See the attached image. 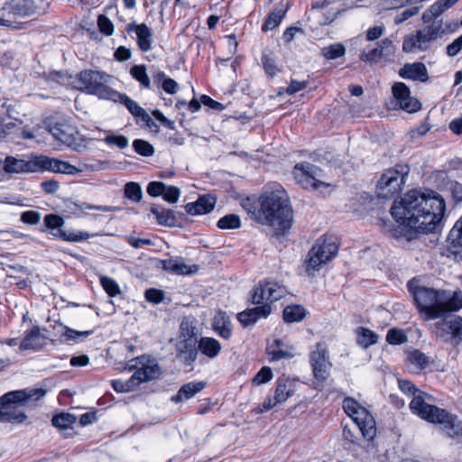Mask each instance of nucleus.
Listing matches in <instances>:
<instances>
[{
	"label": "nucleus",
	"instance_id": "obj_56",
	"mask_svg": "<svg viewBox=\"0 0 462 462\" xmlns=\"http://www.w3.org/2000/svg\"><path fill=\"white\" fill-rule=\"evenodd\" d=\"M180 195V190L175 186H165L162 193V198L169 203H175L178 201Z\"/></svg>",
	"mask_w": 462,
	"mask_h": 462
},
{
	"label": "nucleus",
	"instance_id": "obj_64",
	"mask_svg": "<svg viewBox=\"0 0 462 462\" xmlns=\"http://www.w3.org/2000/svg\"><path fill=\"white\" fill-rule=\"evenodd\" d=\"M462 50V34L449 43L447 48V54L449 57H455Z\"/></svg>",
	"mask_w": 462,
	"mask_h": 462
},
{
	"label": "nucleus",
	"instance_id": "obj_13",
	"mask_svg": "<svg viewBox=\"0 0 462 462\" xmlns=\"http://www.w3.org/2000/svg\"><path fill=\"white\" fill-rule=\"evenodd\" d=\"M319 172L320 169L310 163H298L293 170L295 179L304 189H318L320 187H328V184L317 180Z\"/></svg>",
	"mask_w": 462,
	"mask_h": 462
},
{
	"label": "nucleus",
	"instance_id": "obj_11",
	"mask_svg": "<svg viewBox=\"0 0 462 462\" xmlns=\"http://www.w3.org/2000/svg\"><path fill=\"white\" fill-rule=\"evenodd\" d=\"M432 333L444 341L450 340L456 345L462 343V318L454 316L450 319L436 322L432 327Z\"/></svg>",
	"mask_w": 462,
	"mask_h": 462
},
{
	"label": "nucleus",
	"instance_id": "obj_34",
	"mask_svg": "<svg viewBox=\"0 0 462 462\" xmlns=\"http://www.w3.org/2000/svg\"><path fill=\"white\" fill-rule=\"evenodd\" d=\"M42 337L40 333L38 328H33L31 329L23 341L20 344V348L23 350L25 349H38L41 347L42 343L41 340Z\"/></svg>",
	"mask_w": 462,
	"mask_h": 462
},
{
	"label": "nucleus",
	"instance_id": "obj_47",
	"mask_svg": "<svg viewBox=\"0 0 462 462\" xmlns=\"http://www.w3.org/2000/svg\"><path fill=\"white\" fill-rule=\"evenodd\" d=\"M130 74L144 88L150 87V79L143 65H134L131 68Z\"/></svg>",
	"mask_w": 462,
	"mask_h": 462
},
{
	"label": "nucleus",
	"instance_id": "obj_44",
	"mask_svg": "<svg viewBox=\"0 0 462 462\" xmlns=\"http://www.w3.org/2000/svg\"><path fill=\"white\" fill-rule=\"evenodd\" d=\"M346 49L342 43H334L324 47L321 54L328 60H336L345 55Z\"/></svg>",
	"mask_w": 462,
	"mask_h": 462
},
{
	"label": "nucleus",
	"instance_id": "obj_57",
	"mask_svg": "<svg viewBox=\"0 0 462 462\" xmlns=\"http://www.w3.org/2000/svg\"><path fill=\"white\" fill-rule=\"evenodd\" d=\"M97 25L100 32L106 35H111L114 32V24L106 15H99Z\"/></svg>",
	"mask_w": 462,
	"mask_h": 462
},
{
	"label": "nucleus",
	"instance_id": "obj_43",
	"mask_svg": "<svg viewBox=\"0 0 462 462\" xmlns=\"http://www.w3.org/2000/svg\"><path fill=\"white\" fill-rule=\"evenodd\" d=\"M76 417L69 413H60L51 420L52 425L58 429L65 430L71 428L76 422Z\"/></svg>",
	"mask_w": 462,
	"mask_h": 462
},
{
	"label": "nucleus",
	"instance_id": "obj_35",
	"mask_svg": "<svg viewBox=\"0 0 462 462\" xmlns=\"http://www.w3.org/2000/svg\"><path fill=\"white\" fill-rule=\"evenodd\" d=\"M74 214L86 215V210H99L103 212H115L119 210L118 208L103 205H93L87 202H74L73 203Z\"/></svg>",
	"mask_w": 462,
	"mask_h": 462
},
{
	"label": "nucleus",
	"instance_id": "obj_10",
	"mask_svg": "<svg viewBox=\"0 0 462 462\" xmlns=\"http://www.w3.org/2000/svg\"><path fill=\"white\" fill-rule=\"evenodd\" d=\"M132 367L135 368L133 378L137 382V386L143 383L156 380L161 375V367L155 358L143 356L134 360Z\"/></svg>",
	"mask_w": 462,
	"mask_h": 462
},
{
	"label": "nucleus",
	"instance_id": "obj_2",
	"mask_svg": "<svg viewBox=\"0 0 462 462\" xmlns=\"http://www.w3.org/2000/svg\"><path fill=\"white\" fill-rule=\"evenodd\" d=\"M242 208L262 225H268L284 234L292 225V209L284 189L277 183L266 188L258 200L250 198L241 200Z\"/></svg>",
	"mask_w": 462,
	"mask_h": 462
},
{
	"label": "nucleus",
	"instance_id": "obj_54",
	"mask_svg": "<svg viewBox=\"0 0 462 462\" xmlns=\"http://www.w3.org/2000/svg\"><path fill=\"white\" fill-rule=\"evenodd\" d=\"M406 340L407 337L401 329L392 328L386 335V341L391 345H399Z\"/></svg>",
	"mask_w": 462,
	"mask_h": 462
},
{
	"label": "nucleus",
	"instance_id": "obj_40",
	"mask_svg": "<svg viewBox=\"0 0 462 462\" xmlns=\"http://www.w3.org/2000/svg\"><path fill=\"white\" fill-rule=\"evenodd\" d=\"M91 236L87 232L82 231H64L58 230L56 233V237L60 238L64 241L69 242H81L88 239Z\"/></svg>",
	"mask_w": 462,
	"mask_h": 462
},
{
	"label": "nucleus",
	"instance_id": "obj_29",
	"mask_svg": "<svg viewBox=\"0 0 462 462\" xmlns=\"http://www.w3.org/2000/svg\"><path fill=\"white\" fill-rule=\"evenodd\" d=\"M206 383L204 382H190L185 383L180 387L177 394L171 398V400L176 403L189 400L202 391Z\"/></svg>",
	"mask_w": 462,
	"mask_h": 462
},
{
	"label": "nucleus",
	"instance_id": "obj_58",
	"mask_svg": "<svg viewBox=\"0 0 462 462\" xmlns=\"http://www.w3.org/2000/svg\"><path fill=\"white\" fill-rule=\"evenodd\" d=\"M91 334H92L91 330L77 331L69 327H65V332L63 333L62 336L64 337L66 341H69V340H76L79 337H87Z\"/></svg>",
	"mask_w": 462,
	"mask_h": 462
},
{
	"label": "nucleus",
	"instance_id": "obj_20",
	"mask_svg": "<svg viewBox=\"0 0 462 462\" xmlns=\"http://www.w3.org/2000/svg\"><path fill=\"white\" fill-rule=\"evenodd\" d=\"M398 74L404 79H411L413 81L427 82L429 80L428 69L422 62L405 63L402 67Z\"/></svg>",
	"mask_w": 462,
	"mask_h": 462
},
{
	"label": "nucleus",
	"instance_id": "obj_23",
	"mask_svg": "<svg viewBox=\"0 0 462 462\" xmlns=\"http://www.w3.org/2000/svg\"><path fill=\"white\" fill-rule=\"evenodd\" d=\"M161 264L163 270L178 275L192 274L199 270L197 265H189L185 263L184 259L180 257L162 260L161 261Z\"/></svg>",
	"mask_w": 462,
	"mask_h": 462
},
{
	"label": "nucleus",
	"instance_id": "obj_55",
	"mask_svg": "<svg viewBox=\"0 0 462 462\" xmlns=\"http://www.w3.org/2000/svg\"><path fill=\"white\" fill-rule=\"evenodd\" d=\"M180 337H183L184 339H192V337L196 335V328L189 319H184L180 323Z\"/></svg>",
	"mask_w": 462,
	"mask_h": 462
},
{
	"label": "nucleus",
	"instance_id": "obj_33",
	"mask_svg": "<svg viewBox=\"0 0 462 462\" xmlns=\"http://www.w3.org/2000/svg\"><path fill=\"white\" fill-rule=\"evenodd\" d=\"M261 61L264 72L271 78H274L281 71L277 66V57L269 50H264L262 53Z\"/></svg>",
	"mask_w": 462,
	"mask_h": 462
},
{
	"label": "nucleus",
	"instance_id": "obj_45",
	"mask_svg": "<svg viewBox=\"0 0 462 462\" xmlns=\"http://www.w3.org/2000/svg\"><path fill=\"white\" fill-rule=\"evenodd\" d=\"M240 226V217L235 214L226 215L217 221V227L220 229H236Z\"/></svg>",
	"mask_w": 462,
	"mask_h": 462
},
{
	"label": "nucleus",
	"instance_id": "obj_4",
	"mask_svg": "<svg viewBox=\"0 0 462 462\" xmlns=\"http://www.w3.org/2000/svg\"><path fill=\"white\" fill-rule=\"evenodd\" d=\"M408 286L420 314L425 320L439 319L448 312H455L462 309V293L460 291L451 292L425 286L412 287L411 283Z\"/></svg>",
	"mask_w": 462,
	"mask_h": 462
},
{
	"label": "nucleus",
	"instance_id": "obj_5",
	"mask_svg": "<svg viewBox=\"0 0 462 462\" xmlns=\"http://www.w3.org/2000/svg\"><path fill=\"white\" fill-rule=\"evenodd\" d=\"M111 79L112 77L105 72L86 69L76 75L73 84L79 90L108 100L111 96H116V90L108 86Z\"/></svg>",
	"mask_w": 462,
	"mask_h": 462
},
{
	"label": "nucleus",
	"instance_id": "obj_24",
	"mask_svg": "<svg viewBox=\"0 0 462 462\" xmlns=\"http://www.w3.org/2000/svg\"><path fill=\"white\" fill-rule=\"evenodd\" d=\"M272 311L271 306L263 304L247 309L237 314V319L244 327L254 324L260 318H266Z\"/></svg>",
	"mask_w": 462,
	"mask_h": 462
},
{
	"label": "nucleus",
	"instance_id": "obj_51",
	"mask_svg": "<svg viewBox=\"0 0 462 462\" xmlns=\"http://www.w3.org/2000/svg\"><path fill=\"white\" fill-rule=\"evenodd\" d=\"M214 330L223 338L228 339L232 335L229 321L223 320L222 323L218 319H215L213 323Z\"/></svg>",
	"mask_w": 462,
	"mask_h": 462
},
{
	"label": "nucleus",
	"instance_id": "obj_32",
	"mask_svg": "<svg viewBox=\"0 0 462 462\" xmlns=\"http://www.w3.org/2000/svg\"><path fill=\"white\" fill-rule=\"evenodd\" d=\"M294 392V382L287 377H281L277 380V385L274 393V400L277 402H284Z\"/></svg>",
	"mask_w": 462,
	"mask_h": 462
},
{
	"label": "nucleus",
	"instance_id": "obj_39",
	"mask_svg": "<svg viewBox=\"0 0 462 462\" xmlns=\"http://www.w3.org/2000/svg\"><path fill=\"white\" fill-rule=\"evenodd\" d=\"M285 15V10L282 8L274 9L267 17L263 24V31L273 30L280 24Z\"/></svg>",
	"mask_w": 462,
	"mask_h": 462
},
{
	"label": "nucleus",
	"instance_id": "obj_6",
	"mask_svg": "<svg viewBox=\"0 0 462 462\" xmlns=\"http://www.w3.org/2000/svg\"><path fill=\"white\" fill-rule=\"evenodd\" d=\"M446 34L442 20L429 23L424 28L418 30L415 33L407 35L402 42L404 52L414 53L425 51L430 49L432 42L440 39Z\"/></svg>",
	"mask_w": 462,
	"mask_h": 462
},
{
	"label": "nucleus",
	"instance_id": "obj_16",
	"mask_svg": "<svg viewBox=\"0 0 462 462\" xmlns=\"http://www.w3.org/2000/svg\"><path fill=\"white\" fill-rule=\"evenodd\" d=\"M50 133L54 139L61 143L73 148L76 151L79 150L80 144L78 141V131L76 128L68 124H55L50 128Z\"/></svg>",
	"mask_w": 462,
	"mask_h": 462
},
{
	"label": "nucleus",
	"instance_id": "obj_18",
	"mask_svg": "<svg viewBox=\"0 0 462 462\" xmlns=\"http://www.w3.org/2000/svg\"><path fill=\"white\" fill-rule=\"evenodd\" d=\"M46 391L42 388L36 389H24L19 391H13L5 393L0 398V421H4L3 417V403L4 402H23L26 400L37 401L43 397Z\"/></svg>",
	"mask_w": 462,
	"mask_h": 462
},
{
	"label": "nucleus",
	"instance_id": "obj_19",
	"mask_svg": "<svg viewBox=\"0 0 462 462\" xmlns=\"http://www.w3.org/2000/svg\"><path fill=\"white\" fill-rule=\"evenodd\" d=\"M50 171L55 173L75 175L81 171L76 166L58 159L41 156V171Z\"/></svg>",
	"mask_w": 462,
	"mask_h": 462
},
{
	"label": "nucleus",
	"instance_id": "obj_7",
	"mask_svg": "<svg viewBox=\"0 0 462 462\" xmlns=\"http://www.w3.org/2000/svg\"><path fill=\"white\" fill-rule=\"evenodd\" d=\"M338 251L337 238L324 236L319 238L308 254L307 272L313 274L322 264L335 257Z\"/></svg>",
	"mask_w": 462,
	"mask_h": 462
},
{
	"label": "nucleus",
	"instance_id": "obj_3",
	"mask_svg": "<svg viewBox=\"0 0 462 462\" xmlns=\"http://www.w3.org/2000/svg\"><path fill=\"white\" fill-rule=\"evenodd\" d=\"M399 387L403 393L412 395L410 402L411 411L420 418L441 425V429L449 437L462 438V423L446 410L429 404L431 396L419 389L408 380H399Z\"/></svg>",
	"mask_w": 462,
	"mask_h": 462
},
{
	"label": "nucleus",
	"instance_id": "obj_28",
	"mask_svg": "<svg viewBox=\"0 0 462 462\" xmlns=\"http://www.w3.org/2000/svg\"><path fill=\"white\" fill-rule=\"evenodd\" d=\"M30 400L23 401V402H4L3 403V417L4 421L12 422V423H21L27 417L24 412L18 411L17 405L24 404Z\"/></svg>",
	"mask_w": 462,
	"mask_h": 462
},
{
	"label": "nucleus",
	"instance_id": "obj_53",
	"mask_svg": "<svg viewBox=\"0 0 462 462\" xmlns=\"http://www.w3.org/2000/svg\"><path fill=\"white\" fill-rule=\"evenodd\" d=\"M100 282L104 290L107 292V294L111 297H114L120 292V289L116 282L109 277L102 276L100 278Z\"/></svg>",
	"mask_w": 462,
	"mask_h": 462
},
{
	"label": "nucleus",
	"instance_id": "obj_8",
	"mask_svg": "<svg viewBox=\"0 0 462 462\" xmlns=\"http://www.w3.org/2000/svg\"><path fill=\"white\" fill-rule=\"evenodd\" d=\"M409 171L410 168L405 164H398L395 168L385 171L377 181V195L388 199L399 192Z\"/></svg>",
	"mask_w": 462,
	"mask_h": 462
},
{
	"label": "nucleus",
	"instance_id": "obj_12",
	"mask_svg": "<svg viewBox=\"0 0 462 462\" xmlns=\"http://www.w3.org/2000/svg\"><path fill=\"white\" fill-rule=\"evenodd\" d=\"M286 294L284 287L281 286L277 282H266L264 283H259L254 289L252 295L253 303L255 305H263L274 302Z\"/></svg>",
	"mask_w": 462,
	"mask_h": 462
},
{
	"label": "nucleus",
	"instance_id": "obj_26",
	"mask_svg": "<svg viewBox=\"0 0 462 462\" xmlns=\"http://www.w3.org/2000/svg\"><path fill=\"white\" fill-rule=\"evenodd\" d=\"M216 199L210 195L200 196L196 202L185 206L187 213L190 215H203L209 213L215 208Z\"/></svg>",
	"mask_w": 462,
	"mask_h": 462
},
{
	"label": "nucleus",
	"instance_id": "obj_9",
	"mask_svg": "<svg viewBox=\"0 0 462 462\" xmlns=\"http://www.w3.org/2000/svg\"><path fill=\"white\" fill-rule=\"evenodd\" d=\"M310 364L314 378L324 383L330 375L332 364L329 360L328 346L325 342H319L310 353Z\"/></svg>",
	"mask_w": 462,
	"mask_h": 462
},
{
	"label": "nucleus",
	"instance_id": "obj_31",
	"mask_svg": "<svg viewBox=\"0 0 462 462\" xmlns=\"http://www.w3.org/2000/svg\"><path fill=\"white\" fill-rule=\"evenodd\" d=\"M177 349L186 365H191L198 357V348L193 339H183L178 343Z\"/></svg>",
	"mask_w": 462,
	"mask_h": 462
},
{
	"label": "nucleus",
	"instance_id": "obj_17",
	"mask_svg": "<svg viewBox=\"0 0 462 462\" xmlns=\"http://www.w3.org/2000/svg\"><path fill=\"white\" fill-rule=\"evenodd\" d=\"M5 171L8 173H27L41 171V156L25 161L8 156L5 160Z\"/></svg>",
	"mask_w": 462,
	"mask_h": 462
},
{
	"label": "nucleus",
	"instance_id": "obj_63",
	"mask_svg": "<svg viewBox=\"0 0 462 462\" xmlns=\"http://www.w3.org/2000/svg\"><path fill=\"white\" fill-rule=\"evenodd\" d=\"M21 220L29 225H36L41 220V214L37 211L28 210L22 214Z\"/></svg>",
	"mask_w": 462,
	"mask_h": 462
},
{
	"label": "nucleus",
	"instance_id": "obj_27",
	"mask_svg": "<svg viewBox=\"0 0 462 462\" xmlns=\"http://www.w3.org/2000/svg\"><path fill=\"white\" fill-rule=\"evenodd\" d=\"M446 242L447 250L450 254L462 252V216L449 231Z\"/></svg>",
	"mask_w": 462,
	"mask_h": 462
},
{
	"label": "nucleus",
	"instance_id": "obj_15",
	"mask_svg": "<svg viewBox=\"0 0 462 462\" xmlns=\"http://www.w3.org/2000/svg\"><path fill=\"white\" fill-rule=\"evenodd\" d=\"M356 429L362 433L367 440H371L376 434L375 421L369 411L360 406L358 410L351 415Z\"/></svg>",
	"mask_w": 462,
	"mask_h": 462
},
{
	"label": "nucleus",
	"instance_id": "obj_1",
	"mask_svg": "<svg viewBox=\"0 0 462 462\" xmlns=\"http://www.w3.org/2000/svg\"><path fill=\"white\" fill-rule=\"evenodd\" d=\"M446 204L436 191L412 189L399 201L394 200L391 213L393 218L417 233L436 232L442 223Z\"/></svg>",
	"mask_w": 462,
	"mask_h": 462
},
{
	"label": "nucleus",
	"instance_id": "obj_49",
	"mask_svg": "<svg viewBox=\"0 0 462 462\" xmlns=\"http://www.w3.org/2000/svg\"><path fill=\"white\" fill-rule=\"evenodd\" d=\"M133 147L134 151L142 156L150 157L154 153L153 146L150 143L142 139L134 140Z\"/></svg>",
	"mask_w": 462,
	"mask_h": 462
},
{
	"label": "nucleus",
	"instance_id": "obj_41",
	"mask_svg": "<svg viewBox=\"0 0 462 462\" xmlns=\"http://www.w3.org/2000/svg\"><path fill=\"white\" fill-rule=\"evenodd\" d=\"M124 195L133 202H139L143 198L141 186L137 182H127L125 185Z\"/></svg>",
	"mask_w": 462,
	"mask_h": 462
},
{
	"label": "nucleus",
	"instance_id": "obj_48",
	"mask_svg": "<svg viewBox=\"0 0 462 462\" xmlns=\"http://www.w3.org/2000/svg\"><path fill=\"white\" fill-rule=\"evenodd\" d=\"M112 386L114 390L117 393H127L134 391L137 386V382H135L133 376L130 377L127 381L122 380H114L112 382Z\"/></svg>",
	"mask_w": 462,
	"mask_h": 462
},
{
	"label": "nucleus",
	"instance_id": "obj_36",
	"mask_svg": "<svg viewBox=\"0 0 462 462\" xmlns=\"http://www.w3.org/2000/svg\"><path fill=\"white\" fill-rule=\"evenodd\" d=\"M151 212L155 216L160 225L171 226L176 223L174 212L171 209L159 208L156 206H152Z\"/></svg>",
	"mask_w": 462,
	"mask_h": 462
},
{
	"label": "nucleus",
	"instance_id": "obj_21",
	"mask_svg": "<svg viewBox=\"0 0 462 462\" xmlns=\"http://www.w3.org/2000/svg\"><path fill=\"white\" fill-rule=\"evenodd\" d=\"M116 96L115 97L111 96V97L108 100L124 104L134 116L141 119L147 125H150V123L152 122L150 116L134 100L131 99L125 94H121L117 91H116Z\"/></svg>",
	"mask_w": 462,
	"mask_h": 462
},
{
	"label": "nucleus",
	"instance_id": "obj_25",
	"mask_svg": "<svg viewBox=\"0 0 462 462\" xmlns=\"http://www.w3.org/2000/svg\"><path fill=\"white\" fill-rule=\"evenodd\" d=\"M455 4L454 0H438L422 14L421 19L425 23L438 22L439 20L436 19Z\"/></svg>",
	"mask_w": 462,
	"mask_h": 462
},
{
	"label": "nucleus",
	"instance_id": "obj_62",
	"mask_svg": "<svg viewBox=\"0 0 462 462\" xmlns=\"http://www.w3.org/2000/svg\"><path fill=\"white\" fill-rule=\"evenodd\" d=\"M165 184L161 181H152L147 186V193L152 197L162 196L165 189Z\"/></svg>",
	"mask_w": 462,
	"mask_h": 462
},
{
	"label": "nucleus",
	"instance_id": "obj_52",
	"mask_svg": "<svg viewBox=\"0 0 462 462\" xmlns=\"http://www.w3.org/2000/svg\"><path fill=\"white\" fill-rule=\"evenodd\" d=\"M383 55L384 53L377 46L369 50L368 51H364L360 54V60L365 62L374 63L377 62Z\"/></svg>",
	"mask_w": 462,
	"mask_h": 462
},
{
	"label": "nucleus",
	"instance_id": "obj_50",
	"mask_svg": "<svg viewBox=\"0 0 462 462\" xmlns=\"http://www.w3.org/2000/svg\"><path fill=\"white\" fill-rule=\"evenodd\" d=\"M408 360L419 369H423L429 363L428 356L419 350L411 351L408 356Z\"/></svg>",
	"mask_w": 462,
	"mask_h": 462
},
{
	"label": "nucleus",
	"instance_id": "obj_61",
	"mask_svg": "<svg viewBox=\"0 0 462 462\" xmlns=\"http://www.w3.org/2000/svg\"><path fill=\"white\" fill-rule=\"evenodd\" d=\"M145 299L149 302L158 304L162 302L164 299V293L161 290L157 289H148L145 291Z\"/></svg>",
	"mask_w": 462,
	"mask_h": 462
},
{
	"label": "nucleus",
	"instance_id": "obj_22",
	"mask_svg": "<svg viewBox=\"0 0 462 462\" xmlns=\"http://www.w3.org/2000/svg\"><path fill=\"white\" fill-rule=\"evenodd\" d=\"M126 31L128 32H134L137 36V44L140 50L147 52L152 49V30L145 23L136 24L134 23L127 25Z\"/></svg>",
	"mask_w": 462,
	"mask_h": 462
},
{
	"label": "nucleus",
	"instance_id": "obj_38",
	"mask_svg": "<svg viewBox=\"0 0 462 462\" xmlns=\"http://www.w3.org/2000/svg\"><path fill=\"white\" fill-rule=\"evenodd\" d=\"M305 317V310L300 305L287 306L283 310V319L286 322H299Z\"/></svg>",
	"mask_w": 462,
	"mask_h": 462
},
{
	"label": "nucleus",
	"instance_id": "obj_60",
	"mask_svg": "<svg viewBox=\"0 0 462 462\" xmlns=\"http://www.w3.org/2000/svg\"><path fill=\"white\" fill-rule=\"evenodd\" d=\"M419 11L420 7L418 6H412L408 9H405L404 11H402V13L395 16L394 23L396 24H400L408 20L409 18L416 15L419 13Z\"/></svg>",
	"mask_w": 462,
	"mask_h": 462
},
{
	"label": "nucleus",
	"instance_id": "obj_59",
	"mask_svg": "<svg viewBox=\"0 0 462 462\" xmlns=\"http://www.w3.org/2000/svg\"><path fill=\"white\" fill-rule=\"evenodd\" d=\"M273 377V372L270 367L263 366L254 376V383L262 384L269 382Z\"/></svg>",
	"mask_w": 462,
	"mask_h": 462
},
{
	"label": "nucleus",
	"instance_id": "obj_14",
	"mask_svg": "<svg viewBox=\"0 0 462 462\" xmlns=\"http://www.w3.org/2000/svg\"><path fill=\"white\" fill-rule=\"evenodd\" d=\"M392 92L398 106L408 113H414L420 109V103L411 96L410 88L403 82H395Z\"/></svg>",
	"mask_w": 462,
	"mask_h": 462
},
{
	"label": "nucleus",
	"instance_id": "obj_46",
	"mask_svg": "<svg viewBox=\"0 0 462 462\" xmlns=\"http://www.w3.org/2000/svg\"><path fill=\"white\" fill-rule=\"evenodd\" d=\"M103 141L107 145L116 146L119 149H125L129 145V140L126 136L114 133L107 134Z\"/></svg>",
	"mask_w": 462,
	"mask_h": 462
},
{
	"label": "nucleus",
	"instance_id": "obj_37",
	"mask_svg": "<svg viewBox=\"0 0 462 462\" xmlns=\"http://www.w3.org/2000/svg\"><path fill=\"white\" fill-rule=\"evenodd\" d=\"M357 343L364 348L377 342V335L369 328L360 327L356 329Z\"/></svg>",
	"mask_w": 462,
	"mask_h": 462
},
{
	"label": "nucleus",
	"instance_id": "obj_30",
	"mask_svg": "<svg viewBox=\"0 0 462 462\" xmlns=\"http://www.w3.org/2000/svg\"><path fill=\"white\" fill-rule=\"evenodd\" d=\"M221 348V344L214 337H201L198 341V350L210 359L217 356Z\"/></svg>",
	"mask_w": 462,
	"mask_h": 462
},
{
	"label": "nucleus",
	"instance_id": "obj_42",
	"mask_svg": "<svg viewBox=\"0 0 462 462\" xmlns=\"http://www.w3.org/2000/svg\"><path fill=\"white\" fill-rule=\"evenodd\" d=\"M45 227L50 229V234L56 237L58 230H62L61 226L64 225V220L61 217L55 214L46 215L44 217Z\"/></svg>",
	"mask_w": 462,
	"mask_h": 462
}]
</instances>
